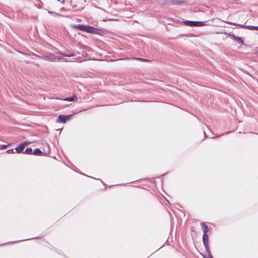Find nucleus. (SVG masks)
<instances>
[{
	"instance_id": "1",
	"label": "nucleus",
	"mask_w": 258,
	"mask_h": 258,
	"mask_svg": "<svg viewBox=\"0 0 258 258\" xmlns=\"http://www.w3.org/2000/svg\"><path fill=\"white\" fill-rule=\"evenodd\" d=\"M61 56L71 57L74 56L75 55L70 52L62 53L59 51L56 52V54H53L51 53H46L45 54L42 55L41 57L45 60L56 61L61 59Z\"/></svg>"
},
{
	"instance_id": "2",
	"label": "nucleus",
	"mask_w": 258,
	"mask_h": 258,
	"mask_svg": "<svg viewBox=\"0 0 258 258\" xmlns=\"http://www.w3.org/2000/svg\"><path fill=\"white\" fill-rule=\"evenodd\" d=\"M72 114L59 115L57 118L56 122L58 123H65L70 119Z\"/></svg>"
},
{
	"instance_id": "3",
	"label": "nucleus",
	"mask_w": 258,
	"mask_h": 258,
	"mask_svg": "<svg viewBox=\"0 0 258 258\" xmlns=\"http://www.w3.org/2000/svg\"><path fill=\"white\" fill-rule=\"evenodd\" d=\"M203 241L204 246L207 252L209 251V246L208 244V235L207 234H204L203 236Z\"/></svg>"
},
{
	"instance_id": "4",
	"label": "nucleus",
	"mask_w": 258,
	"mask_h": 258,
	"mask_svg": "<svg viewBox=\"0 0 258 258\" xmlns=\"http://www.w3.org/2000/svg\"><path fill=\"white\" fill-rule=\"evenodd\" d=\"M99 30L96 28L92 26H88L87 32L91 33L93 34H98Z\"/></svg>"
},
{
	"instance_id": "5",
	"label": "nucleus",
	"mask_w": 258,
	"mask_h": 258,
	"mask_svg": "<svg viewBox=\"0 0 258 258\" xmlns=\"http://www.w3.org/2000/svg\"><path fill=\"white\" fill-rule=\"evenodd\" d=\"M88 26H86V25H83V24H78V25H74L73 26V27L74 28L77 29L78 30L87 32Z\"/></svg>"
},
{
	"instance_id": "6",
	"label": "nucleus",
	"mask_w": 258,
	"mask_h": 258,
	"mask_svg": "<svg viewBox=\"0 0 258 258\" xmlns=\"http://www.w3.org/2000/svg\"><path fill=\"white\" fill-rule=\"evenodd\" d=\"M168 3L173 5H181L183 4V2L180 0H168Z\"/></svg>"
},
{
	"instance_id": "7",
	"label": "nucleus",
	"mask_w": 258,
	"mask_h": 258,
	"mask_svg": "<svg viewBox=\"0 0 258 258\" xmlns=\"http://www.w3.org/2000/svg\"><path fill=\"white\" fill-rule=\"evenodd\" d=\"M232 38L236 41L239 44L242 45L244 44V41L240 37L233 35H232Z\"/></svg>"
},
{
	"instance_id": "8",
	"label": "nucleus",
	"mask_w": 258,
	"mask_h": 258,
	"mask_svg": "<svg viewBox=\"0 0 258 258\" xmlns=\"http://www.w3.org/2000/svg\"><path fill=\"white\" fill-rule=\"evenodd\" d=\"M78 99V97L76 95H74L71 97H67L63 100L67 101H75Z\"/></svg>"
},
{
	"instance_id": "9",
	"label": "nucleus",
	"mask_w": 258,
	"mask_h": 258,
	"mask_svg": "<svg viewBox=\"0 0 258 258\" xmlns=\"http://www.w3.org/2000/svg\"><path fill=\"white\" fill-rule=\"evenodd\" d=\"M203 231L204 232V234H207L209 231L208 227L204 223H201V224Z\"/></svg>"
},
{
	"instance_id": "10",
	"label": "nucleus",
	"mask_w": 258,
	"mask_h": 258,
	"mask_svg": "<svg viewBox=\"0 0 258 258\" xmlns=\"http://www.w3.org/2000/svg\"><path fill=\"white\" fill-rule=\"evenodd\" d=\"M237 25L242 28H245L249 30H253V26H250V25H241V24H237Z\"/></svg>"
},
{
	"instance_id": "11",
	"label": "nucleus",
	"mask_w": 258,
	"mask_h": 258,
	"mask_svg": "<svg viewBox=\"0 0 258 258\" xmlns=\"http://www.w3.org/2000/svg\"><path fill=\"white\" fill-rule=\"evenodd\" d=\"M32 154L35 155H40L42 154V152L39 149L37 148L34 150Z\"/></svg>"
},
{
	"instance_id": "12",
	"label": "nucleus",
	"mask_w": 258,
	"mask_h": 258,
	"mask_svg": "<svg viewBox=\"0 0 258 258\" xmlns=\"http://www.w3.org/2000/svg\"><path fill=\"white\" fill-rule=\"evenodd\" d=\"M184 23L187 26H194V25H195V21H186L184 22Z\"/></svg>"
},
{
	"instance_id": "13",
	"label": "nucleus",
	"mask_w": 258,
	"mask_h": 258,
	"mask_svg": "<svg viewBox=\"0 0 258 258\" xmlns=\"http://www.w3.org/2000/svg\"><path fill=\"white\" fill-rule=\"evenodd\" d=\"M23 146V145H20L18 147L15 148V150H16L17 153H20L22 152V151L24 150Z\"/></svg>"
},
{
	"instance_id": "14",
	"label": "nucleus",
	"mask_w": 258,
	"mask_h": 258,
	"mask_svg": "<svg viewBox=\"0 0 258 258\" xmlns=\"http://www.w3.org/2000/svg\"><path fill=\"white\" fill-rule=\"evenodd\" d=\"M24 153L26 154H33L32 149L31 148H27L25 150Z\"/></svg>"
},
{
	"instance_id": "15",
	"label": "nucleus",
	"mask_w": 258,
	"mask_h": 258,
	"mask_svg": "<svg viewBox=\"0 0 258 258\" xmlns=\"http://www.w3.org/2000/svg\"><path fill=\"white\" fill-rule=\"evenodd\" d=\"M48 13L49 14L52 15V16H53L54 17H60V16H61L60 14H58V13H55V12H53L48 11Z\"/></svg>"
},
{
	"instance_id": "16",
	"label": "nucleus",
	"mask_w": 258,
	"mask_h": 258,
	"mask_svg": "<svg viewBox=\"0 0 258 258\" xmlns=\"http://www.w3.org/2000/svg\"><path fill=\"white\" fill-rule=\"evenodd\" d=\"M204 25V22L195 21V25H194V26H202Z\"/></svg>"
},
{
	"instance_id": "17",
	"label": "nucleus",
	"mask_w": 258,
	"mask_h": 258,
	"mask_svg": "<svg viewBox=\"0 0 258 258\" xmlns=\"http://www.w3.org/2000/svg\"><path fill=\"white\" fill-rule=\"evenodd\" d=\"M6 153L8 154H13L15 153V152L14 151V149H10L6 151Z\"/></svg>"
},
{
	"instance_id": "18",
	"label": "nucleus",
	"mask_w": 258,
	"mask_h": 258,
	"mask_svg": "<svg viewBox=\"0 0 258 258\" xmlns=\"http://www.w3.org/2000/svg\"><path fill=\"white\" fill-rule=\"evenodd\" d=\"M8 146L6 145H0V150L6 149Z\"/></svg>"
},
{
	"instance_id": "19",
	"label": "nucleus",
	"mask_w": 258,
	"mask_h": 258,
	"mask_svg": "<svg viewBox=\"0 0 258 258\" xmlns=\"http://www.w3.org/2000/svg\"><path fill=\"white\" fill-rule=\"evenodd\" d=\"M135 59L139 60L142 61H148L147 59H144V58H135Z\"/></svg>"
},
{
	"instance_id": "20",
	"label": "nucleus",
	"mask_w": 258,
	"mask_h": 258,
	"mask_svg": "<svg viewBox=\"0 0 258 258\" xmlns=\"http://www.w3.org/2000/svg\"><path fill=\"white\" fill-rule=\"evenodd\" d=\"M21 145H23V148L24 149L25 147L28 145V142H24L20 144Z\"/></svg>"
},
{
	"instance_id": "21",
	"label": "nucleus",
	"mask_w": 258,
	"mask_h": 258,
	"mask_svg": "<svg viewBox=\"0 0 258 258\" xmlns=\"http://www.w3.org/2000/svg\"><path fill=\"white\" fill-rule=\"evenodd\" d=\"M208 253V256L206 258H213L212 256V255L210 254V250L209 251V252H207Z\"/></svg>"
},
{
	"instance_id": "22",
	"label": "nucleus",
	"mask_w": 258,
	"mask_h": 258,
	"mask_svg": "<svg viewBox=\"0 0 258 258\" xmlns=\"http://www.w3.org/2000/svg\"><path fill=\"white\" fill-rule=\"evenodd\" d=\"M253 30H258V26H253Z\"/></svg>"
},
{
	"instance_id": "23",
	"label": "nucleus",
	"mask_w": 258,
	"mask_h": 258,
	"mask_svg": "<svg viewBox=\"0 0 258 258\" xmlns=\"http://www.w3.org/2000/svg\"><path fill=\"white\" fill-rule=\"evenodd\" d=\"M65 61H70L71 60L67 59L65 60Z\"/></svg>"
},
{
	"instance_id": "24",
	"label": "nucleus",
	"mask_w": 258,
	"mask_h": 258,
	"mask_svg": "<svg viewBox=\"0 0 258 258\" xmlns=\"http://www.w3.org/2000/svg\"><path fill=\"white\" fill-rule=\"evenodd\" d=\"M204 133L205 137H206V133H205V132H204Z\"/></svg>"
}]
</instances>
